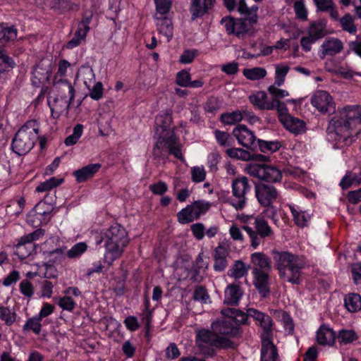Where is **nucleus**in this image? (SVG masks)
Listing matches in <instances>:
<instances>
[{
  "label": "nucleus",
  "mask_w": 361,
  "mask_h": 361,
  "mask_svg": "<svg viewBox=\"0 0 361 361\" xmlns=\"http://www.w3.org/2000/svg\"><path fill=\"white\" fill-rule=\"evenodd\" d=\"M271 254L280 279L293 285H300L302 270L307 266L305 257L276 250H273Z\"/></svg>",
  "instance_id": "nucleus-1"
},
{
  "label": "nucleus",
  "mask_w": 361,
  "mask_h": 361,
  "mask_svg": "<svg viewBox=\"0 0 361 361\" xmlns=\"http://www.w3.org/2000/svg\"><path fill=\"white\" fill-rule=\"evenodd\" d=\"M102 242L105 248L104 262L110 266L122 256L129 243V238L125 228L115 224L102 233L97 244Z\"/></svg>",
  "instance_id": "nucleus-2"
},
{
  "label": "nucleus",
  "mask_w": 361,
  "mask_h": 361,
  "mask_svg": "<svg viewBox=\"0 0 361 361\" xmlns=\"http://www.w3.org/2000/svg\"><path fill=\"white\" fill-rule=\"evenodd\" d=\"M39 138V123L36 120H30L16 133L11 148L17 154L25 155L33 148Z\"/></svg>",
  "instance_id": "nucleus-3"
},
{
  "label": "nucleus",
  "mask_w": 361,
  "mask_h": 361,
  "mask_svg": "<svg viewBox=\"0 0 361 361\" xmlns=\"http://www.w3.org/2000/svg\"><path fill=\"white\" fill-rule=\"evenodd\" d=\"M197 343L202 353L214 356L216 355L215 348H234L235 344L229 338L216 333L212 329H200L197 332Z\"/></svg>",
  "instance_id": "nucleus-4"
},
{
  "label": "nucleus",
  "mask_w": 361,
  "mask_h": 361,
  "mask_svg": "<svg viewBox=\"0 0 361 361\" xmlns=\"http://www.w3.org/2000/svg\"><path fill=\"white\" fill-rule=\"evenodd\" d=\"M243 229L248 235L250 246L253 249H257L260 245L263 244L264 239H271L274 235V231L267 221L261 216H257L254 218V228L248 226H243Z\"/></svg>",
  "instance_id": "nucleus-5"
},
{
  "label": "nucleus",
  "mask_w": 361,
  "mask_h": 361,
  "mask_svg": "<svg viewBox=\"0 0 361 361\" xmlns=\"http://www.w3.org/2000/svg\"><path fill=\"white\" fill-rule=\"evenodd\" d=\"M231 188V195L227 199V202L236 211L244 209L247 204V194L251 190L247 178L242 176L235 178Z\"/></svg>",
  "instance_id": "nucleus-6"
},
{
  "label": "nucleus",
  "mask_w": 361,
  "mask_h": 361,
  "mask_svg": "<svg viewBox=\"0 0 361 361\" xmlns=\"http://www.w3.org/2000/svg\"><path fill=\"white\" fill-rule=\"evenodd\" d=\"M152 153L157 158H167L169 154H173L180 160L183 158L178 137L174 133L161 135L156 142Z\"/></svg>",
  "instance_id": "nucleus-7"
},
{
  "label": "nucleus",
  "mask_w": 361,
  "mask_h": 361,
  "mask_svg": "<svg viewBox=\"0 0 361 361\" xmlns=\"http://www.w3.org/2000/svg\"><path fill=\"white\" fill-rule=\"evenodd\" d=\"M352 130L349 124L340 116L337 118L331 119L327 128V133L330 139L344 145L351 142Z\"/></svg>",
  "instance_id": "nucleus-8"
},
{
  "label": "nucleus",
  "mask_w": 361,
  "mask_h": 361,
  "mask_svg": "<svg viewBox=\"0 0 361 361\" xmlns=\"http://www.w3.org/2000/svg\"><path fill=\"white\" fill-rule=\"evenodd\" d=\"M211 204L204 200H197L187 205L177 214L178 221L186 224L200 219L210 208Z\"/></svg>",
  "instance_id": "nucleus-9"
},
{
  "label": "nucleus",
  "mask_w": 361,
  "mask_h": 361,
  "mask_svg": "<svg viewBox=\"0 0 361 361\" xmlns=\"http://www.w3.org/2000/svg\"><path fill=\"white\" fill-rule=\"evenodd\" d=\"M250 317L258 322L260 326L262 342L272 341L274 334V322L268 314L254 308L248 309Z\"/></svg>",
  "instance_id": "nucleus-10"
},
{
  "label": "nucleus",
  "mask_w": 361,
  "mask_h": 361,
  "mask_svg": "<svg viewBox=\"0 0 361 361\" xmlns=\"http://www.w3.org/2000/svg\"><path fill=\"white\" fill-rule=\"evenodd\" d=\"M312 105L324 114H333L336 111V104L332 97L324 90L317 91L311 99Z\"/></svg>",
  "instance_id": "nucleus-11"
},
{
  "label": "nucleus",
  "mask_w": 361,
  "mask_h": 361,
  "mask_svg": "<svg viewBox=\"0 0 361 361\" xmlns=\"http://www.w3.org/2000/svg\"><path fill=\"white\" fill-rule=\"evenodd\" d=\"M255 196L260 205H269L279 197L276 187L264 183H259L255 187Z\"/></svg>",
  "instance_id": "nucleus-12"
},
{
  "label": "nucleus",
  "mask_w": 361,
  "mask_h": 361,
  "mask_svg": "<svg viewBox=\"0 0 361 361\" xmlns=\"http://www.w3.org/2000/svg\"><path fill=\"white\" fill-rule=\"evenodd\" d=\"M92 18V14H85L78 25V28L74 33L73 37L67 42L66 48L73 49L79 46L82 41L85 40L87 32L90 30V24Z\"/></svg>",
  "instance_id": "nucleus-13"
},
{
  "label": "nucleus",
  "mask_w": 361,
  "mask_h": 361,
  "mask_svg": "<svg viewBox=\"0 0 361 361\" xmlns=\"http://www.w3.org/2000/svg\"><path fill=\"white\" fill-rule=\"evenodd\" d=\"M44 235V231L39 228L35 231L22 236L18 240V243L16 245V253L20 259H25L30 255V249L27 252H23L25 245H28L30 248H33L32 243L35 240H39Z\"/></svg>",
  "instance_id": "nucleus-14"
},
{
  "label": "nucleus",
  "mask_w": 361,
  "mask_h": 361,
  "mask_svg": "<svg viewBox=\"0 0 361 361\" xmlns=\"http://www.w3.org/2000/svg\"><path fill=\"white\" fill-rule=\"evenodd\" d=\"M212 329L219 335L225 336L226 335L238 337L240 336V329L235 325L233 320L229 317L221 321L212 322Z\"/></svg>",
  "instance_id": "nucleus-15"
},
{
  "label": "nucleus",
  "mask_w": 361,
  "mask_h": 361,
  "mask_svg": "<svg viewBox=\"0 0 361 361\" xmlns=\"http://www.w3.org/2000/svg\"><path fill=\"white\" fill-rule=\"evenodd\" d=\"M239 145L248 149L255 146L256 137L254 133L244 125H238L232 132Z\"/></svg>",
  "instance_id": "nucleus-16"
},
{
  "label": "nucleus",
  "mask_w": 361,
  "mask_h": 361,
  "mask_svg": "<svg viewBox=\"0 0 361 361\" xmlns=\"http://www.w3.org/2000/svg\"><path fill=\"white\" fill-rule=\"evenodd\" d=\"M73 99L56 95L48 98V104L51 109V116L58 118L64 112H68Z\"/></svg>",
  "instance_id": "nucleus-17"
},
{
  "label": "nucleus",
  "mask_w": 361,
  "mask_h": 361,
  "mask_svg": "<svg viewBox=\"0 0 361 361\" xmlns=\"http://www.w3.org/2000/svg\"><path fill=\"white\" fill-rule=\"evenodd\" d=\"M269 271H266L258 268H253L252 274L254 276L253 283L259 291V294L265 298L270 292L269 289Z\"/></svg>",
  "instance_id": "nucleus-18"
},
{
  "label": "nucleus",
  "mask_w": 361,
  "mask_h": 361,
  "mask_svg": "<svg viewBox=\"0 0 361 361\" xmlns=\"http://www.w3.org/2000/svg\"><path fill=\"white\" fill-rule=\"evenodd\" d=\"M339 116L349 124L353 130L361 124V107L358 105L344 107L339 111Z\"/></svg>",
  "instance_id": "nucleus-19"
},
{
  "label": "nucleus",
  "mask_w": 361,
  "mask_h": 361,
  "mask_svg": "<svg viewBox=\"0 0 361 361\" xmlns=\"http://www.w3.org/2000/svg\"><path fill=\"white\" fill-rule=\"evenodd\" d=\"M343 49V42L337 38L329 37L326 39L320 49V56L324 59L326 56H334L339 54Z\"/></svg>",
  "instance_id": "nucleus-20"
},
{
  "label": "nucleus",
  "mask_w": 361,
  "mask_h": 361,
  "mask_svg": "<svg viewBox=\"0 0 361 361\" xmlns=\"http://www.w3.org/2000/svg\"><path fill=\"white\" fill-rule=\"evenodd\" d=\"M100 164H90L73 171L77 183H83L92 178L100 169Z\"/></svg>",
  "instance_id": "nucleus-21"
},
{
  "label": "nucleus",
  "mask_w": 361,
  "mask_h": 361,
  "mask_svg": "<svg viewBox=\"0 0 361 361\" xmlns=\"http://www.w3.org/2000/svg\"><path fill=\"white\" fill-rule=\"evenodd\" d=\"M53 86L57 92V96L74 100L75 87L69 80H54Z\"/></svg>",
  "instance_id": "nucleus-22"
},
{
  "label": "nucleus",
  "mask_w": 361,
  "mask_h": 361,
  "mask_svg": "<svg viewBox=\"0 0 361 361\" xmlns=\"http://www.w3.org/2000/svg\"><path fill=\"white\" fill-rule=\"evenodd\" d=\"M293 215V220L300 227L307 226L312 217V214L302 211L298 206L290 204L288 205Z\"/></svg>",
  "instance_id": "nucleus-23"
},
{
  "label": "nucleus",
  "mask_w": 361,
  "mask_h": 361,
  "mask_svg": "<svg viewBox=\"0 0 361 361\" xmlns=\"http://www.w3.org/2000/svg\"><path fill=\"white\" fill-rule=\"evenodd\" d=\"M317 341L322 345H331L335 341V333L327 325H322L317 331Z\"/></svg>",
  "instance_id": "nucleus-24"
},
{
  "label": "nucleus",
  "mask_w": 361,
  "mask_h": 361,
  "mask_svg": "<svg viewBox=\"0 0 361 361\" xmlns=\"http://www.w3.org/2000/svg\"><path fill=\"white\" fill-rule=\"evenodd\" d=\"M243 295V292L238 285L229 284L225 290L224 303L237 305Z\"/></svg>",
  "instance_id": "nucleus-25"
},
{
  "label": "nucleus",
  "mask_w": 361,
  "mask_h": 361,
  "mask_svg": "<svg viewBox=\"0 0 361 361\" xmlns=\"http://www.w3.org/2000/svg\"><path fill=\"white\" fill-rule=\"evenodd\" d=\"M261 361H279L277 348L272 341L262 342Z\"/></svg>",
  "instance_id": "nucleus-26"
},
{
  "label": "nucleus",
  "mask_w": 361,
  "mask_h": 361,
  "mask_svg": "<svg viewBox=\"0 0 361 361\" xmlns=\"http://www.w3.org/2000/svg\"><path fill=\"white\" fill-rule=\"evenodd\" d=\"M267 94L263 91L258 92L249 97L250 102L258 109L262 110H273L274 103H271V100L267 102Z\"/></svg>",
  "instance_id": "nucleus-27"
},
{
  "label": "nucleus",
  "mask_w": 361,
  "mask_h": 361,
  "mask_svg": "<svg viewBox=\"0 0 361 361\" xmlns=\"http://www.w3.org/2000/svg\"><path fill=\"white\" fill-rule=\"evenodd\" d=\"M281 123L287 130L295 135L300 134L305 130V122L292 116H286Z\"/></svg>",
  "instance_id": "nucleus-28"
},
{
  "label": "nucleus",
  "mask_w": 361,
  "mask_h": 361,
  "mask_svg": "<svg viewBox=\"0 0 361 361\" xmlns=\"http://www.w3.org/2000/svg\"><path fill=\"white\" fill-rule=\"evenodd\" d=\"M221 312L224 315L231 319L233 324L238 326L239 324H246L247 319L250 317L248 314V309L247 310L246 313H244L235 308H227L222 310Z\"/></svg>",
  "instance_id": "nucleus-29"
},
{
  "label": "nucleus",
  "mask_w": 361,
  "mask_h": 361,
  "mask_svg": "<svg viewBox=\"0 0 361 361\" xmlns=\"http://www.w3.org/2000/svg\"><path fill=\"white\" fill-rule=\"evenodd\" d=\"M251 262L253 268H258L266 271H270L271 264L270 259L263 252H255L251 255Z\"/></svg>",
  "instance_id": "nucleus-30"
},
{
  "label": "nucleus",
  "mask_w": 361,
  "mask_h": 361,
  "mask_svg": "<svg viewBox=\"0 0 361 361\" xmlns=\"http://www.w3.org/2000/svg\"><path fill=\"white\" fill-rule=\"evenodd\" d=\"M156 25L158 32L166 37L167 42L171 41L173 36L171 20L167 18H157Z\"/></svg>",
  "instance_id": "nucleus-31"
},
{
  "label": "nucleus",
  "mask_w": 361,
  "mask_h": 361,
  "mask_svg": "<svg viewBox=\"0 0 361 361\" xmlns=\"http://www.w3.org/2000/svg\"><path fill=\"white\" fill-rule=\"evenodd\" d=\"M344 305L350 312H357L361 310V295L350 293L344 297Z\"/></svg>",
  "instance_id": "nucleus-32"
},
{
  "label": "nucleus",
  "mask_w": 361,
  "mask_h": 361,
  "mask_svg": "<svg viewBox=\"0 0 361 361\" xmlns=\"http://www.w3.org/2000/svg\"><path fill=\"white\" fill-rule=\"evenodd\" d=\"M238 12L243 15L250 23H255L257 20V6H253L251 8L247 6L245 0H239L238 4Z\"/></svg>",
  "instance_id": "nucleus-33"
},
{
  "label": "nucleus",
  "mask_w": 361,
  "mask_h": 361,
  "mask_svg": "<svg viewBox=\"0 0 361 361\" xmlns=\"http://www.w3.org/2000/svg\"><path fill=\"white\" fill-rule=\"evenodd\" d=\"M172 121L171 114L168 111L157 116L155 123L157 130H159V128H161L162 133L166 132L165 135H171V133H173L172 131H170V126L172 123Z\"/></svg>",
  "instance_id": "nucleus-34"
},
{
  "label": "nucleus",
  "mask_w": 361,
  "mask_h": 361,
  "mask_svg": "<svg viewBox=\"0 0 361 361\" xmlns=\"http://www.w3.org/2000/svg\"><path fill=\"white\" fill-rule=\"evenodd\" d=\"M208 7L207 0H190L192 18L194 20L204 16L208 11Z\"/></svg>",
  "instance_id": "nucleus-35"
},
{
  "label": "nucleus",
  "mask_w": 361,
  "mask_h": 361,
  "mask_svg": "<svg viewBox=\"0 0 361 361\" xmlns=\"http://www.w3.org/2000/svg\"><path fill=\"white\" fill-rule=\"evenodd\" d=\"M50 6L58 13H64L77 8V5L71 0H51Z\"/></svg>",
  "instance_id": "nucleus-36"
},
{
  "label": "nucleus",
  "mask_w": 361,
  "mask_h": 361,
  "mask_svg": "<svg viewBox=\"0 0 361 361\" xmlns=\"http://www.w3.org/2000/svg\"><path fill=\"white\" fill-rule=\"evenodd\" d=\"M282 179V173L276 167L266 165L264 169V175L262 178L267 183H278Z\"/></svg>",
  "instance_id": "nucleus-37"
},
{
  "label": "nucleus",
  "mask_w": 361,
  "mask_h": 361,
  "mask_svg": "<svg viewBox=\"0 0 361 361\" xmlns=\"http://www.w3.org/2000/svg\"><path fill=\"white\" fill-rule=\"evenodd\" d=\"M249 267L241 260H236L228 271V276L235 279H240L247 274Z\"/></svg>",
  "instance_id": "nucleus-38"
},
{
  "label": "nucleus",
  "mask_w": 361,
  "mask_h": 361,
  "mask_svg": "<svg viewBox=\"0 0 361 361\" xmlns=\"http://www.w3.org/2000/svg\"><path fill=\"white\" fill-rule=\"evenodd\" d=\"M226 153L229 157L238 160L250 161L254 159L253 155H252L248 151L242 148H228L226 150Z\"/></svg>",
  "instance_id": "nucleus-39"
},
{
  "label": "nucleus",
  "mask_w": 361,
  "mask_h": 361,
  "mask_svg": "<svg viewBox=\"0 0 361 361\" xmlns=\"http://www.w3.org/2000/svg\"><path fill=\"white\" fill-rule=\"evenodd\" d=\"M247 114L246 111L236 110L229 113L222 114L221 121L226 125H233L243 120V116Z\"/></svg>",
  "instance_id": "nucleus-40"
},
{
  "label": "nucleus",
  "mask_w": 361,
  "mask_h": 361,
  "mask_svg": "<svg viewBox=\"0 0 361 361\" xmlns=\"http://www.w3.org/2000/svg\"><path fill=\"white\" fill-rule=\"evenodd\" d=\"M16 312L9 307L0 305V319L7 326H11L16 319Z\"/></svg>",
  "instance_id": "nucleus-41"
},
{
  "label": "nucleus",
  "mask_w": 361,
  "mask_h": 361,
  "mask_svg": "<svg viewBox=\"0 0 361 361\" xmlns=\"http://www.w3.org/2000/svg\"><path fill=\"white\" fill-rule=\"evenodd\" d=\"M41 322L42 319L37 315L29 318L23 325V331H32L35 334L39 335L42 331Z\"/></svg>",
  "instance_id": "nucleus-42"
},
{
  "label": "nucleus",
  "mask_w": 361,
  "mask_h": 361,
  "mask_svg": "<svg viewBox=\"0 0 361 361\" xmlns=\"http://www.w3.org/2000/svg\"><path fill=\"white\" fill-rule=\"evenodd\" d=\"M243 74L250 80H257L264 78L267 75V71L262 67L245 68L243 71Z\"/></svg>",
  "instance_id": "nucleus-43"
},
{
  "label": "nucleus",
  "mask_w": 361,
  "mask_h": 361,
  "mask_svg": "<svg viewBox=\"0 0 361 361\" xmlns=\"http://www.w3.org/2000/svg\"><path fill=\"white\" fill-rule=\"evenodd\" d=\"M63 182L62 178H56L55 177H51V178L40 183L38 186L36 188V191L38 192H43L46 191H49L54 188L57 187Z\"/></svg>",
  "instance_id": "nucleus-44"
},
{
  "label": "nucleus",
  "mask_w": 361,
  "mask_h": 361,
  "mask_svg": "<svg viewBox=\"0 0 361 361\" xmlns=\"http://www.w3.org/2000/svg\"><path fill=\"white\" fill-rule=\"evenodd\" d=\"M71 63L65 59L60 60L59 62L58 70L53 78L54 80H68L66 78L67 71L70 68Z\"/></svg>",
  "instance_id": "nucleus-45"
},
{
  "label": "nucleus",
  "mask_w": 361,
  "mask_h": 361,
  "mask_svg": "<svg viewBox=\"0 0 361 361\" xmlns=\"http://www.w3.org/2000/svg\"><path fill=\"white\" fill-rule=\"evenodd\" d=\"M252 24L247 20V18L236 20L233 34L238 37L243 35L250 30Z\"/></svg>",
  "instance_id": "nucleus-46"
},
{
  "label": "nucleus",
  "mask_w": 361,
  "mask_h": 361,
  "mask_svg": "<svg viewBox=\"0 0 361 361\" xmlns=\"http://www.w3.org/2000/svg\"><path fill=\"white\" fill-rule=\"evenodd\" d=\"M192 298L195 301H200L202 304L210 302L209 295L206 288L202 286H197L193 292Z\"/></svg>",
  "instance_id": "nucleus-47"
},
{
  "label": "nucleus",
  "mask_w": 361,
  "mask_h": 361,
  "mask_svg": "<svg viewBox=\"0 0 361 361\" xmlns=\"http://www.w3.org/2000/svg\"><path fill=\"white\" fill-rule=\"evenodd\" d=\"M260 150L264 153L274 152L279 149L281 144L278 141H264L258 140Z\"/></svg>",
  "instance_id": "nucleus-48"
},
{
  "label": "nucleus",
  "mask_w": 361,
  "mask_h": 361,
  "mask_svg": "<svg viewBox=\"0 0 361 361\" xmlns=\"http://www.w3.org/2000/svg\"><path fill=\"white\" fill-rule=\"evenodd\" d=\"M309 35L316 40L322 38L324 33V25L322 23L314 22L311 23L309 28Z\"/></svg>",
  "instance_id": "nucleus-49"
},
{
  "label": "nucleus",
  "mask_w": 361,
  "mask_h": 361,
  "mask_svg": "<svg viewBox=\"0 0 361 361\" xmlns=\"http://www.w3.org/2000/svg\"><path fill=\"white\" fill-rule=\"evenodd\" d=\"M342 29L350 34H355L357 31L354 24V18L350 14H345L340 20Z\"/></svg>",
  "instance_id": "nucleus-50"
},
{
  "label": "nucleus",
  "mask_w": 361,
  "mask_h": 361,
  "mask_svg": "<svg viewBox=\"0 0 361 361\" xmlns=\"http://www.w3.org/2000/svg\"><path fill=\"white\" fill-rule=\"evenodd\" d=\"M215 138L216 140L217 143L224 147H229L233 144L232 138L231 135L226 133L219 130H216L214 132Z\"/></svg>",
  "instance_id": "nucleus-51"
},
{
  "label": "nucleus",
  "mask_w": 361,
  "mask_h": 361,
  "mask_svg": "<svg viewBox=\"0 0 361 361\" xmlns=\"http://www.w3.org/2000/svg\"><path fill=\"white\" fill-rule=\"evenodd\" d=\"M82 131L83 126L82 124H77L73 128V133L66 138L64 141L66 145L71 146L76 144L79 138L81 137Z\"/></svg>",
  "instance_id": "nucleus-52"
},
{
  "label": "nucleus",
  "mask_w": 361,
  "mask_h": 361,
  "mask_svg": "<svg viewBox=\"0 0 361 361\" xmlns=\"http://www.w3.org/2000/svg\"><path fill=\"white\" fill-rule=\"evenodd\" d=\"M338 338L340 343L346 344L356 341L357 336L353 330L343 329L339 331Z\"/></svg>",
  "instance_id": "nucleus-53"
},
{
  "label": "nucleus",
  "mask_w": 361,
  "mask_h": 361,
  "mask_svg": "<svg viewBox=\"0 0 361 361\" xmlns=\"http://www.w3.org/2000/svg\"><path fill=\"white\" fill-rule=\"evenodd\" d=\"M265 164H250L245 168L247 173L262 180Z\"/></svg>",
  "instance_id": "nucleus-54"
},
{
  "label": "nucleus",
  "mask_w": 361,
  "mask_h": 361,
  "mask_svg": "<svg viewBox=\"0 0 361 361\" xmlns=\"http://www.w3.org/2000/svg\"><path fill=\"white\" fill-rule=\"evenodd\" d=\"M262 206L264 207L262 212V214L264 215L263 217H267L271 219L275 225H278L279 220L277 217V209L273 203L269 204V205Z\"/></svg>",
  "instance_id": "nucleus-55"
},
{
  "label": "nucleus",
  "mask_w": 361,
  "mask_h": 361,
  "mask_svg": "<svg viewBox=\"0 0 361 361\" xmlns=\"http://www.w3.org/2000/svg\"><path fill=\"white\" fill-rule=\"evenodd\" d=\"M290 68L287 65H277L276 66L275 85L281 86L283 84Z\"/></svg>",
  "instance_id": "nucleus-56"
},
{
  "label": "nucleus",
  "mask_w": 361,
  "mask_h": 361,
  "mask_svg": "<svg viewBox=\"0 0 361 361\" xmlns=\"http://www.w3.org/2000/svg\"><path fill=\"white\" fill-rule=\"evenodd\" d=\"M87 248L85 243H78L67 252V256L71 259L78 258L87 250Z\"/></svg>",
  "instance_id": "nucleus-57"
},
{
  "label": "nucleus",
  "mask_w": 361,
  "mask_h": 361,
  "mask_svg": "<svg viewBox=\"0 0 361 361\" xmlns=\"http://www.w3.org/2000/svg\"><path fill=\"white\" fill-rule=\"evenodd\" d=\"M17 37V30L13 27H5L0 24V42L13 40Z\"/></svg>",
  "instance_id": "nucleus-58"
},
{
  "label": "nucleus",
  "mask_w": 361,
  "mask_h": 361,
  "mask_svg": "<svg viewBox=\"0 0 361 361\" xmlns=\"http://www.w3.org/2000/svg\"><path fill=\"white\" fill-rule=\"evenodd\" d=\"M271 103H274V109H276L279 114V118L281 122L284 121L286 116L290 115L288 113V109L285 103L280 102L279 99H272Z\"/></svg>",
  "instance_id": "nucleus-59"
},
{
  "label": "nucleus",
  "mask_w": 361,
  "mask_h": 361,
  "mask_svg": "<svg viewBox=\"0 0 361 361\" xmlns=\"http://www.w3.org/2000/svg\"><path fill=\"white\" fill-rule=\"evenodd\" d=\"M80 71L85 85L87 89H90V85L95 80V75L92 68L88 66H84L81 68Z\"/></svg>",
  "instance_id": "nucleus-60"
},
{
  "label": "nucleus",
  "mask_w": 361,
  "mask_h": 361,
  "mask_svg": "<svg viewBox=\"0 0 361 361\" xmlns=\"http://www.w3.org/2000/svg\"><path fill=\"white\" fill-rule=\"evenodd\" d=\"M90 90L89 96L94 99L99 100L103 97L104 94V88L103 85L101 82H96L92 87H91V85H90Z\"/></svg>",
  "instance_id": "nucleus-61"
},
{
  "label": "nucleus",
  "mask_w": 361,
  "mask_h": 361,
  "mask_svg": "<svg viewBox=\"0 0 361 361\" xmlns=\"http://www.w3.org/2000/svg\"><path fill=\"white\" fill-rule=\"evenodd\" d=\"M192 180L195 183H200L204 180L206 171L203 166H194L191 169Z\"/></svg>",
  "instance_id": "nucleus-62"
},
{
  "label": "nucleus",
  "mask_w": 361,
  "mask_h": 361,
  "mask_svg": "<svg viewBox=\"0 0 361 361\" xmlns=\"http://www.w3.org/2000/svg\"><path fill=\"white\" fill-rule=\"evenodd\" d=\"M20 293L25 297L31 298L34 295V287L28 280H23L19 285Z\"/></svg>",
  "instance_id": "nucleus-63"
},
{
  "label": "nucleus",
  "mask_w": 361,
  "mask_h": 361,
  "mask_svg": "<svg viewBox=\"0 0 361 361\" xmlns=\"http://www.w3.org/2000/svg\"><path fill=\"white\" fill-rule=\"evenodd\" d=\"M156 10L161 14H166L171 6L172 0H155Z\"/></svg>",
  "instance_id": "nucleus-64"
}]
</instances>
